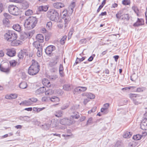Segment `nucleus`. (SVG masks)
<instances>
[{"label": "nucleus", "mask_w": 147, "mask_h": 147, "mask_svg": "<svg viewBox=\"0 0 147 147\" xmlns=\"http://www.w3.org/2000/svg\"><path fill=\"white\" fill-rule=\"evenodd\" d=\"M48 98L47 96H44L42 98V100L43 102H47L48 100Z\"/></svg>", "instance_id": "61"}, {"label": "nucleus", "mask_w": 147, "mask_h": 147, "mask_svg": "<svg viewBox=\"0 0 147 147\" xmlns=\"http://www.w3.org/2000/svg\"><path fill=\"white\" fill-rule=\"evenodd\" d=\"M138 78V76L135 73H134L131 76L130 79L132 81H134L137 79Z\"/></svg>", "instance_id": "35"}, {"label": "nucleus", "mask_w": 147, "mask_h": 147, "mask_svg": "<svg viewBox=\"0 0 147 147\" xmlns=\"http://www.w3.org/2000/svg\"><path fill=\"white\" fill-rule=\"evenodd\" d=\"M33 13L32 11L30 9H28L25 12V15L26 16H29L32 14Z\"/></svg>", "instance_id": "41"}, {"label": "nucleus", "mask_w": 147, "mask_h": 147, "mask_svg": "<svg viewBox=\"0 0 147 147\" xmlns=\"http://www.w3.org/2000/svg\"><path fill=\"white\" fill-rule=\"evenodd\" d=\"M82 95L90 99H93L95 97V96L94 95L90 93H84Z\"/></svg>", "instance_id": "17"}, {"label": "nucleus", "mask_w": 147, "mask_h": 147, "mask_svg": "<svg viewBox=\"0 0 147 147\" xmlns=\"http://www.w3.org/2000/svg\"><path fill=\"white\" fill-rule=\"evenodd\" d=\"M11 99H15L18 96L16 94H11Z\"/></svg>", "instance_id": "56"}, {"label": "nucleus", "mask_w": 147, "mask_h": 147, "mask_svg": "<svg viewBox=\"0 0 147 147\" xmlns=\"http://www.w3.org/2000/svg\"><path fill=\"white\" fill-rule=\"evenodd\" d=\"M28 117V118H30V117L28 116H20L19 117V119L20 120H23V119H24V118L26 117Z\"/></svg>", "instance_id": "63"}, {"label": "nucleus", "mask_w": 147, "mask_h": 147, "mask_svg": "<svg viewBox=\"0 0 147 147\" xmlns=\"http://www.w3.org/2000/svg\"><path fill=\"white\" fill-rule=\"evenodd\" d=\"M140 127L143 130H147V120L144 119L140 124Z\"/></svg>", "instance_id": "12"}, {"label": "nucleus", "mask_w": 147, "mask_h": 147, "mask_svg": "<svg viewBox=\"0 0 147 147\" xmlns=\"http://www.w3.org/2000/svg\"><path fill=\"white\" fill-rule=\"evenodd\" d=\"M8 10L11 14L14 15L18 16L20 14V10L18 8L13 5H10L8 6Z\"/></svg>", "instance_id": "6"}, {"label": "nucleus", "mask_w": 147, "mask_h": 147, "mask_svg": "<svg viewBox=\"0 0 147 147\" xmlns=\"http://www.w3.org/2000/svg\"><path fill=\"white\" fill-rule=\"evenodd\" d=\"M109 104L106 103L104 105V107L101 109L100 111L102 113H103L104 114H106L108 113V109L109 107Z\"/></svg>", "instance_id": "10"}, {"label": "nucleus", "mask_w": 147, "mask_h": 147, "mask_svg": "<svg viewBox=\"0 0 147 147\" xmlns=\"http://www.w3.org/2000/svg\"><path fill=\"white\" fill-rule=\"evenodd\" d=\"M42 51V48H39L38 49V51L37 52V56L39 57L41 55V52Z\"/></svg>", "instance_id": "51"}, {"label": "nucleus", "mask_w": 147, "mask_h": 147, "mask_svg": "<svg viewBox=\"0 0 147 147\" xmlns=\"http://www.w3.org/2000/svg\"><path fill=\"white\" fill-rule=\"evenodd\" d=\"M129 97L132 99L135 105L141 103L142 99L141 96L131 93L129 94Z\"/></svg>", "instance_id": "5"}, {"label": "nucleus", "mask_w": 147, "mask_h": 147, "mask_svg": "<svg viewBox=\"0 0 147 147\" xmlns=\"http://www.w3.org/2000/svg\"><path fill=\"white\" fill-rule=\"evenodd\" d=\"M121 20H129V19L130 17L128 14H124L121 15Z\"/></svg>", "instance_id": "27"}, {"label": "nucleus", "mask_w": 147, "mask_h": 147, "mask_svg": "<svg viewBox=\"0 0 147 147\" xmlns=\"http://www.w3.org/2000/svg\"><path fill=\"white\" fill-rule=\"evenodd\" d=\"M96 107H93L90 111H88V113L89 114H90L91 113H94L96 111Z\"/></svg>", "instance_id": "52"}, {"label": "nucleus", "mask_w": 147, "mask_h": 147, "mask_svg": "<svg viewBox=\"0 0 147 147\" xmlns=\"http://www.w3.org/2000/svg\"><path fill=\"white\" fill-rule=\"evenodd\" d=\"M63 89L65 90L69 91L71 90L70 85L69 84H65L63 86Z\"/></svg>", "instance_id": "36"}, {"label": "nucleus", "mask_w": 147, "mask_h": 147, "mask_svg": "<svg viewBox=\"0 0 147 147\" xmlns=\"http://www.w3.org/2000/svg\"><path fill=\"white\" fill-rule=\"evenodd\" d=\"M49 99L50 100L53 102H58L59 101V98L56 96H53L51 98H50Z\"/></svg>", "instance_id": "30"}, {"label": "nucleus", "mask_w": 147, "mask_h": 147, "mask_svg": "<svg viewBox=\"0 0 147 147\" xmlns=\"http://www.w3.org/2000/svg\"><path fill=\"white\" fill-rule=\"evenodd\" d=\"M81 89V92H84L87 90V88L86 87H80Z\"/></svg>", "instance_id": "64"}, {"label": "nucleus", "mask_w": 147, "mask_h": 147, "mask_svg": "<svg viewBox=\"0 0 147 147\" xmlns=\"http://www.w3.org/2000/svg\"><path fill=\"white\" fill-rule=\"evenodd\" d=\"M55 49V47L53 45L48 46L45 49L46 53L48 55H50Z\"/></svg>", "instance_id": "8"}, {"label": "nucleus", "mask_w": 147, "mask_h": 147, "mask_svg": "<svg viewBox=\"0 0 147 147\" xmlns=\"http://www.w3.org/2000/svg\"><path fill=\"white\" fill-rule=\"evenodd\" d=\"M9 63L11 66L12 67L15 66L17 63V62L15 60H11L9 62Z\"/></svg>", "instance_id": "42"}, {"label": "nucleus", "mask_w": 147, "mask_h": 147, "mask_svg": "<svg viewBox=\"0 0 147 147\" xmlns=\"http://www.w3.org/2000/svg\"><path fill=\"white\" fill-rule=\"evenodd\" d=\"M36 39L38 42H42L44 41V37L41 34H38L36 36Z\"/></svg>", "instance_id": "16"}, {"label": "nucleus", "mask_w": 147, "mask_h": 147, "mask_svg": "<svg viewBox=\"0 0 147 147\" xmlns=\"http://www.w3.org/2000/svg\"><path fill=\"white\" fill-rule=\"evenodd\" d=\"M74 109V108H72L71 109V110L72 113L71 116L73 118L78 119L80 117L79 113L76 112Z\"/></svg>", "instance_id": "11"}, {"label": "nucleus", "mask_w": 147, "mask_h": 147, "mask_svg": "<svg viewBox=\"0 0 147 147\" xmlns=\"http://www.w3.org/2000/svg\"><path fill=\"white\" fill-rule=\"evenodd\" d=\"M143 88H138L134 90L133 91L134 92H142L143 91Z\"/></svg>", "instance_id": "49"}, {"label": "nucleus", "mask_w": 147, "mask_h": 147, "mask_svg": "<svg viewBox=\"0 0 147 147\" xmlns=\"http://www.w3.org/2000/svg\"><path fill=\"white\" fill-rule=\"evenodd\" d=\"M86 39L83 38L80 41V43L82 44H84L86 43Z\"/></svg>", "instance_id": "62"}, {"label": "nucleus", "mask_w": 147, "mask_h": 147, "mask_svg": "<svg viewBox=\"0 0 147 147\" xmlns=\"http://www.w3.org/2000/svg\"><path fill=\"white\" fill-rule=\"evenodd\" d=\"M0 70L2 71L8 73L9 72V69L8 68H5L3 67H1L0 65Z\"/></svg>", "instance_id": "37"}, {"label": "nucleus", "mask_w": 147, "mask_h": 147, "mask_svg": "<svg viewBox=\"0 0 147 147\" xmlns=\"http://www.w3.org/2000/svg\"><path fill=\"white\" fill-rule=\"evenodd\" d=\"M59 56H56L54 58V60L53 61L55 63H57L59 61Z\"/></svg>", "instance_id": "46"}, {"label": "nucleus", "mask_w": 147, "mask_h": 147, "mask_svg": "<svg viewBox=\"0 0 147 147\" xmlns=\"http://www.w3.org/2000/svg\"><path fill=\"white\" fill-rule=\"evenodd\" d=\"M34 31L33 30L24 32L21 35L20 39L23 41H24L27 38H29L31 37L34 33Z\"/></svg>", "instance_id": "7"}, {"label": "nucleus", "mask_w": 147, "mask_h": 147, "mask_svg": "<svg viewBox=\"0 0 147 147\" xmlns=\"http://www.w3.org/2000/svg\"><path fill=\"white\" fill-rule=\"evenodd\" d=\"M86 58V57H83L81 58L77 57L75 62L74 64V65H76L77 64L80 63L81 62L85 60Z\"/></svg>", "instance_id": "25"}, {"label": "nucleus", "mask_w": 147, "mask_h": 147, "mask_svg": "<svg viewBox=\"0 0 147 147\" xmlns=\"http://www.w3.org/2000/svg\"><path fill=\"white\" fill-rule=\"evenodd\" d=\"M28 85L27 83L25 82H22L19 84V86L20 88L22 89L26 88Z\"/></svg>", "instance_id": "23"}, {"label": "nucleus", "mask_w": 147, "mask_h": 147, "mask_svg": "<svg viewBox=\"0 0 147 147\" xmlns=\"http://www.w3.org/2000/svg\"><path fill=\"white\" fill-rule=\"evenodd\" d=\"M40 66L38 63L34 60H32V64L28 69L29 74L33 76L37 74L40 70Z\"/></svg>", "instance_id": "1"}, {"label": "nucleus", "mask_w": 147, "mask_h": 147, "mask_svg": "<svg viewBox=\"0 0 147 147\" xmlns=\"http://www.w3.org/2000/svg\"><path fill=\"white\" fill-rule=\"evenodd\" d=\"M132 9L136 13L137 15H138L139 10L137 7L134 6L132 7Z\"/></svg>", "instance_id": "43"}, {"label": "nucleus", "mask_w": 147, "mask_h": 147, "mask_svg": "<svg viewBox=\"0 0 147 147\" xmlns=\"http://www.w3.org/2000/svg\"><path fill=\"white\" fill-rule=\"evenodd\" d=\"M144 24V20L143 19L138 18L137 21L134 23L133 26L135 27H138Z\"/></svg>", "instance_id": "13"}, {"label": "nucleus", "mask_w": 147, "mask_h": 147, "mask_svg": "<svg viewBox=\"0 0 147 147\" xmlns=\"http://www.w3.org/2000/svg\"><path fill=\"white\" fill-rule=\"evenodd\" d=\"M63 112L61 110H58L56 111L55 115L57 117H59L62 116Z\"/></svg>", "instance_id": "32"}, {"label": "nucleus", "mask_w": 147, "mask_h": 147, "mask_svg": "<svg viewBox=\"0 0 147 147\" xmlns=\"http://www.w3.org/2000/svg\"><path fill=\"white\" fill-rule=\"evenodd\" d=\"M70 19L69 17H67V18H66L65 19V26H66V24H67L70 21Z\"/></svg>", "instance_id": "54"}, {"label": "nucleus", "mask_w": 147, "mask_h": 147, "mask_svg": "<svg viewBox=\"0 0 147 147\" xmlns=\"http://www.w3.org/2000/svg\"><path fill=\"white\" fill-rule=\"evenodd\" d=\"M68 105L67 104H65L61 107V109L63 110H64L67 108L68 107Z\"/></svg>", "instance_id": "57"}, {"label": "nucleus", "mask_w": 147, "mask_h": 147, "mask_svg": "<svg viewBox=\"0 0 147 147\" xmlns=\"http://www.w3.org/2000/svg\"><path fill=\"white\" fill-rule=\"evenodd\" d=\"M46 90V89L44 87L40 88L37 89L35 91V93L36 95H39L44 93Z\"/></svg>", "instance_id": "18"}, {"label": "nucleus", "mask_w": 147, "mask_h": 147, "mask_svg": "<svg viewBox=\"0 0 147 147\" xmlns=\"http://www.w3.org/2000/svg\"><path fill=\"white\" fill-rule=\"evenodd\" d=\"M57 78V76L56 75H53L49 76V78L52 80H55Z\"/></svg>", "instance_id": "47"}, {"label": "nucleus", "mask_w": 147, "mask_h": 147, "mask_svg": "<svg viewBox=\"0 0 147 147\" xmlns=\"http://www.w3.org/2000/svg\"><path fill=\"white\" fill-rule=\"evenodd\" d=\"M7 51L6 54L9 57H12L15 55L16 51L13 49H7Z\"/></svg>", "instance_id": "9"}, {"label": "nucleus", "mask_w": 147, "mask_h": 147, "mask_svg": "<svg viewBox=\"0 0 147 147\" xmlns=\"http://www.w3.org/2000/svg\"><path fill=\"white\" fill-rule=\"evenodd\" d=\"M47 16L51 20L56 21L59 18V14L56 10L51 9L47 12Z\"/></svg>", "instance_id": "3"}, {"label": "nucleus", "mask_w": 147, "mask_h": 147, "mask_svg": "<svg viewBox=\"0 0 147 147\" xmlns=\"http://www.w3.org/2000/svg\"><path fill=\"white\" fill-rule=\"evenodd\" d=\"M3 9V4L0 2V13H1Z\"/></svg>", "instance_id": "59"}, {"label": "nucleus", "mask_w": 147, "mask_h": 147, "mask_svg": "<svg viewBox=\"0 0 147 147\" xmlns=\"http://www.w3.org/2000/svg\"><path fill=\"white\" fill-rule=\"evenodd\" d=\"M42 83L43 85L47 87H50L51 84L50 82L46 79H44L42 81Z\"/></svg>", "instance_id": "20"}, {"label": "nucleus", "mask_w": 147, "mask_h": 147, "mask_svg": "<svg viewBox=\"0 0 147 147\" xmlns=\"http://www.w3.org/2000/svg\"><path fill=\"white\" fill-rule=\"evenodd\" d=\"M37 22V19L34 17H30L26 20L24 26L28 29L33 28L36 26Z\"/></svg>", "instance_id": "2"}, {"label": "nucleus", "mask_w": 147, "mask_h": 147, "mask_svg": "<svg viewBox=\"0 0 147 147\" xmlns=\"http://www.w3.org/2000/svg\"><path fill=\"white\" fill-rule=\"evenodd\" d=\"M34 46L38 50L39 48H42L40 43L38 42H35L33 43Z\"/></svg>", "instance_id": "38"}, {"label": "nucleus", "mask_w": 147, "mask_h": 147, "mask_svg": "<svg viewBox=\"0 0 147 147\" xmlns=\"http://www.w3.org/2000/svg\"><path fill=\"white\" fill-rule=\"evenodd\" d=\"M142 136L140 134H137L136 135H134L133 137V139L135 140H138L141 139Z\"/></svg>", "instance_id": "40"}, {"label": "nucleus", "mask_w": 147, "mask_h": 147, "mask_svg": "<svg viewBox=\"0 0 147 147\" xmlns=\"http://www.w3.org/2000/svg\"><path fill=\"white\" fill-rule=\"evenodd\" d=\"M21 42L20 40L16 39L11 41V45L13 46H18L21 44Z\"/></svg>", "instance_id": "21"}, {"label": "nucleus", "mask_w": 147, "mask_h": 147, "mask_svg": "<svg viewBox=\"0 0 147 147\" xmlns=\"http://www.w3.org/2000/svg\"><path fill=\"white\" fill-rule=\"evenodd\" d=\"M10 1L16 3H21L22 1V0H10Z\"/></svg>", "instance_id": "58"}, {"label": "nucleus", "mask_w": 147, "mask_h": 147, "mask_svg": "<svg viewBox=\"0 0 147 147\" xmlns=\"http://www.w3.org/2000/svg\"><path fill=\"white\" fill-rule=\"evenodd\" d=\"M54 93V91L51 89H49L47 90L45 92V94L46 95H51Z\"/></svg>", "instance_id": "34"}, {"label": "nucleus", "mask_w": 147, "mask_h": 147, "mask_svg": "<svg viewBox=\"0 0 147 147\" xmlns=\"http://www.w3.org/2000/svg\"><path fill=\"white\" fill-rule=\"evenodd\" d=\"M17 38V34L13 31H8L4 34L5 39L9 42H11L16 40Z\"/></svg>", "instance_id": "4"}, {"label": "nucleus", "mask_w": 147, "mask_h": 147, "mask_svg": "<svg viewBox=\"0 0 147 147\" xmlns=\"http://www.w3.org/2000/svg\"><path fill=\"white\" fill-rule=\"evenodd\" d=\"M48 9V7L47 6H40L38 8V9L40 11H46Z\"/></svg>", "instance_id": "28"}, {"label": "nucleus", "mask_w": 147, "mask_h": 147, "mask_svg": "<svg viewBox=\"0 0 147 147\" xmlns=\"http://www.w3.org/2000/svg\"><path fill=\"white\" fill-rule=\"evenodd\" d=\"M75 3L74 2H73L69 6V8L71 9L73 11V9L75 7Z\"/></svg>", "instance_id": "50"}, {"label": "nucleus", "mask_w": 147, "mask_h": 147, "mask_svg": "<svg viewBox=\"0 0 147 147\" xmlns=\"http://www.w3.org/2000/svg\"><path fill=\"white\" fill-rule=\"evenodd\" d=\"M130 3V1L129 0H123L122 1L123 4L125 5H129Z\"/></svg>", "instance_id": "45"}, {"label": "nucleus", "mask_w": 147, "mask_h": 147, "mask_svg": "<svg viewBox=\"0 0 147 147\" xmlns=\"http://www.w3.org/2000/svg\"><path fill=\"white\" fill-rule=\"evenodd\" d=\"M53 6L54 8L57 9L61 8L64 6V4L61 3H55L53 4Z\"/></svg>", "instance_id": "19"}, {"label": "nucleus", "mask_w": 147, "mask_h": 147, "mask_svg": "<svg viewBox=\"0 0 147 147\" xmlns=\"http://www.w3.org/2000/svg\"><path fill=\"white\" fill-rule=\"evenodd\" d=\"M50 126L51 124H50L45 123L42 125L41 128L43 129L47 130L49 129Z\"/></svg>", "instance_id": "31"}, {"label": "nucleus", "mask_w": 147, "mask_h": 147, "mask_svg": "<svg viewBox=\"0 0 147 147\" xmlns=\"http://www.w3.org/2000/svg\"><path fill=\"white\" fill-rule=\"evenodd\" d=\"M25 53V54L26 55H28V54L27 53L25 52H20L19 53L18 55V56L20 59H22L24 57V53Z\"/></svg>", "instance_id": "39"}, {"label": "nucleus", "mask_w": 147, "mask_h": 147, "mask_svg": "<svg viewBox=\"0 0 147 147\" xmlns=\"http://www.w3.org/2000/svg\"><path fill=\"white\" fill-rule=\"evenodd\" d=\"M30 100L32 103V102H37L38 100L37 99L35 98H32L29 99Z\"/></svg>", "instance_id": "55"}, {"label": "nucleus", "mask_w": 147, "mask_h": 147, "mask_svg": "<svg viewBox=\"0 0 147 147\" xmlns=\"http://www.w3.org/2000/svg\"><path fill=\"white\" fill-rule=\"evenodd\" d=\"M66 38L67 36H63L62 38H61L60 40L61 43V44H63L65 42H64V41L66 39Z\"/></svg>", "instance_id": "48"}, {"label": "nucleus", "mask_w": 147, "mask_h": 147, "mask_svg": "<svg viewBox=\"0 0 147 147\" xmlns=\"http://www.w3.org/2000/svg\"><path fill=\"white\" fill-rule=\"evenodd\" d=\"M21 8L24 9H26L29 7V4L28 2L26 1H23L21 3Z\"/></svg>", "instance_id": "15"}, {"label": "nucleus", "mask_w": 147, "mask_h": 147, "mask_svg": "<svg viewBox=\"0 0 147 147\" xmlns=\"http://www.w3.org/2000/svg\"><path fill=\"white\" fill-rule=\"evenodd\" d=\"M63 68L62 65L61 64L60 65L59 67V72L60 76H63Z\"/></svg>", "instance_id": "33"}, {"label": "nucleus", "mask_w": 147, "mask_h": 147, "mask_svg": "<svg viewBox=\"0 0 147 147\" xmlns=\"http://www.w3.org/2000/svg\"><path fill=\"white\" fill-rule=\"evenodd\" d=\"M13 28L14 30L19 32H20L21 30V27L18 24H14L13 26Z\"/></svg>", "instance_id": "24"}, {"label": "nucleus", "mask_w": 147, "mask_h": 147, "mask_svg": "<svg viewBox=\"0 0 147 147\" xmlns=\"http://www.w3.org/2000/svg\"><path fill=\"white\" fill-rule=\"evenodd\" d=\"M121 143L119 141L117 142L115 145V147H121Z\"/></svg>", "instance_id": "53"}, {"label": "nucleus", "mask_w": 147, "mask_h": 147, "mask_svg": "<svg viewBox=\"0 0 147 147\" xmlns=\"http://www.w3.org/2000/svg\"><path fill=\"white\" fill-rule=\"evenodd\" d=\"M58 121L57 120L53 119L51 121V125L53 127H56L58 125Z\"/></svg>", "instance_id": "26"}, {"label": "nucleus", "mask_w": 147, "mask_h": 147, "mask_svg": "<svg viewBox=\"0 0 147 147\" xmlns=\"http://www.w3.org/2000/svg\"><path fill=\"white\" fill-rule=\"evenodd\" d=\"M131 134L130 132L128 131H125L123 134V136L125 138H128L131 136Z\"/></svg>", "instance_id": "29"}, {"label": "nucleus", "mask_w": 147, "mask_h": 147, "mask_svg": "<svg viewBox=\"0 0 147 147\" xmlns=\"http://www.w3.org/2000/svg\"><path fill=\"white\" fill-rule=\"evenodd\" d=\"M70 121L67 118H63L60 120V123L63 125H69Z\"/></svg>", "instance_id": "14"}, {"label": "nucleus", "mask_w": 147, "mask_h": 147, "mask_svg": "<svg viewBox=\"0 0 147 147\" xmlns=\"http://www.w3.org/2000/svg\"><path fill=\"white\" fill-rule=\"evenodd\" d=\"M52 23L51 22H49L47 23L46 25V27L48 29H50L52 27Z\"/></svg>", "instance_id": "44"}, {"label": "nucleus", "mask_w": 147, "mask_h": 147, "mask_svg": "<svg viewBox=\"0 0 147 147\" xmlns=\"http://www.w3.org/2000/svg\"><path fill=\"white\" fill-rule=\"evenodd\" d=\"M79 91L81 92V89L80 87H79L75 88L74 90V92H78Z\"/></svg>", "instance_id": "60"}, {"label": "nucleus", "mask_w": 147, "mask_h": 147, "mask_svg": "<svg viewBox=\"0 0 147 147\" xmlns=\"http://www.w3.org/2000/svg\"><path fill=\"white\" fill-rule=\"evenodd\" d=\"M32 104V102L29 99L28 100H25L21 102L20 104V105L24 106H29Z\"/></svg>", "instance_id": "22"}]
</instances>
